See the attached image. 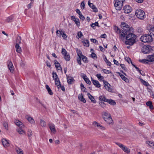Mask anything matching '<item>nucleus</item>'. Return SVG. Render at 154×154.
<instances>
[{
    "label": "nucleus",
    "mask_w": 154,
    "mask_h": 154,
    "mask_svg": "<svg viewBox=\"0 0 154 154\" xmlns=\"http://www.w3.org/2000/svg\"><path fill=\"white\" fill-rule=\"evenodd\" d=\"M27 135L28 137H30L32 135V131L30 130H28L27 131Z\"/></svg>",
    "instance_id": "55"
},
{
    "label": "nucleus",
    "mask_w": 154,
    "mask_h": 154,
    "mask_svg": "<svg viewBox=\"0 0 154 154\" xmlns=\"http://www.w3.org/2000/svg\"><path fill=\"white\" fill-rule=\"evenodd\" d=\"M99 105L102 108H104L106 106L105 103L103 102H100L99 103Z\"/></svg>",
    "instance_id": "52"
},
{
    "label": "nucleus",
    "mask_w": 154,
    "mask_h": 154,
    "mask_svg": "<svg viewBox=\"0 0 154 154\" xmlns=\"http://www.w3.org/2000/svg\"><path fill=\"white\" fill-rule=\"evenodd\" d=\"M13 19V17L12 16L8 17L6 20V21L8 22H10L12 21Z\"/></svg>",
    "instance_id": "43"
},
{
    "label": "nucleus",
    "mask_w": 154,
    "mask_h": 154,
    "mask_svg": "<svg viewBox=\"0 0 154 154\" xmlns=\"http://www.w3.org/2000/svg\"><path fill=\"white\" fill-rule=\"evenodd\" d=\"M140 40L142 42L146 43L152 42L153 40V39L150 35L145 34L141 37Z\"/></svg>",
    "instance_id": "3"
},
{
    "label": "nucleus",
    "mask_w": 154,
    "mask_h": 154,
    "mask_svg": "<svg viewBox=\"0 0 154 154\" xmlns=\"http://www.w3.org/2000/svg\"><path fill=\"white\" fill-rule=\"evenodd\" d=\"M88 95L89 99L91 100V101L93 103H95L96 102V101L94 97L92 96L89 93L88 94Z\"/></svg>",
    "instance_id": "23"
},
{
    "label": "nucleus",
    "mask_w": 154,
    "mask_h": 154,
    "mask_svg": "<svg viewBox=\"0 0 154 154\" xmlns=\"http://www.w3.org/2000/svg\"><path fill=\"white\" fill-rule=\"evenodd\" d=\"M3 125L4 127L7 130L8 129V124L7 122H3Z\"/></svg>",
    "instance_id": "51"
},
{
    "label": "nucleus",
    "mask_w": 154,
    "mask_h": 154,
    "mask_svg": "<svg viewBox=\"0 0 154 154\" xmlns=\"http://www.w3.org/2000/svg\"><path fill=\"white\" fill-rule=\"evenodd\" d=\"M146 143L149 146L151 147H152L154 143V142H151L149 141H146Z\"/></svg>",
    "instance_id": "37"
},
{
    "label": "nucleus",
    "mask_w": 154,
    "mask_h": 154,
    "mask_svg": "<svg viewBox=\"0 0 154 154\" xmlns=\"http://www.w3.org/2000/svg\"><path fill=\"white\" fill-rule=\"evenodd\" d=\"M135 14L138 18L140 20H143L145 17L144 12L140 9H138L136 11Z\"/></svg>",
    "instance_id": "4"
},
{
    "label": "nucleus",
    "mask_w": 154,
    "mask_h": 154,
    "mask_svg": "<svg viewBox=\"0 0 154 154\" xmlns=\"http://www.w3.org/2000/svg\"><path fill=\"white\" fill-rule=\"evenodd\" d=\"M139 61L140 62H141L142 63H148V61L147 59H143L142 60H139Z\"/></svg>",
    "instance_id": "38"
},
{
    "label": "nucleus",
    "mask_w": 154,
    "mask_h": 154,
    "mask_svg": "<svg viewBox=\"0 0 154 154\" xmlns=\"http://www.w3.org/2000/svg\"><path fill=\"white\" fill-rule=\"evenodd\" d=\"M53 78L54 80H55V79H59L58 76L56 72H53L52 73Z\"/></svg>",
    "instance_id": "48"
},
{
    "label": "nucleus",
    "mask_w": 154,
    "mask_h": 154,
    "mask_svg": "<svg viewBox=\"0 0 154 154\" xmlns=\"http://www.w3.org/2000/svg\"><path fill=\"white\" fill-rule=\"evenodd\" d=\"M84 80L88 84L90 85L91 83V82L88 77L85 79Z\"/></svg>",
    "instance_id": "58"
},
{
    "label": "nucleus",
    "mask_w": 154,
    "mask_h": 154,
    "mask_svg": "<svg viewBox=\"0 0 154 154\" xmlns=\"http://www.w3.org/2000/svg\"><path fill=\"white\" fill-rule=\"evenodd\" d=\"M106 102H107L111 105H115L116 104V102L114 100L112 99H107Z\"/></svg>",
    "instance_id": "27"
},
{
    "label": "nucleus",
    "mask_w": 154,
    "mask_h": 154,
    "mask_svg": "<svg viewBox=\"0 0 154 154\" xmlns=\"http://www.w3.org/2000/svg\"><path fill=\"white\" fill-rule=\"evenodd\" d=\"M2 143L5 147H8L9 146V142L5 139L3 138L2 140Z\"/></svg>",
    "instance_id": "15"
},
{
    "label": "nucleus",
    "mask_w": 154,
    "mask_h": 154,
    "mask_svg": "<svg viewBox=\"0 0 154 154\" xmlns=\"http://www.w3.org/2000/svg\"><path fill=\"white\" fill-rule=\"evenodd\" d=\"M74 22L78 26H79L80 25V23L79 22V20L78 18H76L74 21Z\"/></svg>",
    "instance_id": "50"
},
{
    "label": "nucleus",
    "mask_w": 154,
    "mask_h": 154,
    "mask_svg": "<svg viewBox=\"0 0 154 154\" xmlns=\"http://www.w3.org/2000/svg\"><path fill=\"white\" fill-rule=\"evenodd\" d=\"M98 23L97 22H96L94 23H92L91 26L92 27H94L95 26H98Z\"/></svg>",
    "instance_id": "56"
},
{
    "label": "nucleus",
    "mask_w": 154,
    "mask_h": 154,
    "mask_svg": "<svg viewBox=\"0 0 154 154\" xmlns=\"http://www.w3.org/2000/svg\"><path fill=\"white\" fill-rule=\"evenodd\" d=\"M152 49L151 47L150 46H143L142 48V51L144 54L149 53L150 50Z\"/></svg>",
    "instance_id": "9"
},
{
    "label": "nucleus",
    "mask_w": 154,
    "mask_h": 154,
    "mask_svg": "<svg viewBox=\"0 0 154 154\" xmlns=\"http://www.w3.org/2000/svg\"><path fill=\"white\" fill-rule=\"evenodd\" d=\"M117 73L120 76L121 79L124 81L126 82H129L128 79L125 76L121 74L119 72H117Z\"/></svg>",
    "instance_id": "18"
},
{
    "label": "nucleus",
    "mask_w": 154,
    "mask_h": 154,
    "mask_svg": "<svg viewBox=\"0 0 154 154\" xmlns=\"http://www.w3.org/2000/svg\"><path fill=\"white\" fill-rule=\"evenodd\" d=\"M19 45L16 44L15 45V47L16 49V51L18 53H20L21 51V47L19 46Z\"/></svg>",
    "instance_id": "26"
},
{
    "label": "nucleus",
    "mask_w": 154,
    "mask_h": 154,
    "mask_svg": "<svg viewBox=\"0 0 154 154\" xmlns=\"http://www.w3.org/2000/svg\"><path fill=\"white\" fill-rule=\"evenodd\" d=\"M102 116L104 120L107 123L110 124H112L113 121L110 114L108 112H104L102 115Z\"/></svg>",
    "instance_id": "2"
},
{
    "label": "nucleus",
    "mask_w": 154,
    "mask_h": 154,
    "mask_svg": "<svg viewBox=\"0 0 154 154\" xmlns=\"http://www.w3.org/2000/svg\"><path fill=\"white\" fill-rule=\"evenodd\" d=\"M123 9L125 13L128 14L131 11L132 8L130 5H127L124 6Z\"/></svg>",
    "instance_id": "11"
},
{
    "label": "nucleus",
    "mask_w": 154,
    "mask_h": 154,
    "mask_svg": "<svg viewBox=\"0 0 154 154\" xmlns=\"http://www.w3.org/2000/svg\"><path fill=\"white\" fill-rule=\"evenodd\" d=\"M62 32L63 33L61 35L62 37L64 39H66V38L67 37L64 31H63V32Z\"/></svg>",
    "instance_id": "60"
},
{
    "label": "nucleus",
    "mask_w": 154,
    "mask_h": 154,
    "mask_svg": "<svg viewBox=\"0 0 154 154\" xmlns=\"http://www.w3.org/2000/svg\"><path fill=\"white\" fill-rule=\"evenodd\" d=\"M16 152L18 154H23V150L20 148L16 150Z\"/></svg>",
    "instance_id": "49"
},
{
    "label": "nucleus",
    "mask_w": 154,
    "mask_h": 154,
    "mask_svg": "<svg viewBox=\"0 0 154 154\" xmlns=\"http://www.w3.org/2000/svg\"><path fill=\"white\" fill-rule=\"evenodd\" d=\"M134 68L136 69V70L138 71L139 72L141 75H145V74L144 73V72H143V73H141V70H140L139 69V68L138 67H137V66H134Z\"/></svg>",
    "instance_id": "53"
},
{
    "label": "nucleus",
    "mask_w": 154,
    "mask_h": 154,
    "mask_svg": "<svg viewBox=\"0 0 154 154\" xmlns=\"http://www.w3.org/2000/svg\"><path fill=\"white\" fill-rule=\"evenodd\" d=\"M81 8L82 9H83L85 8V4L84 1H82L81 4Z\"/></svg>",
    "instance_id": "59"
},
{
    "label": "nucleus",
    "mask_w": 154,
    "mask_h": 154,
    "mask_svg": "<svg viewBox=\"0 0 154 154\" xmlns=\"http://www.w3.org/2000/svg\"><path fill=\"white\" fill-rule=\"evenodd\" d=\"M114 29L115 30V32L117 33H120V37L121 38V32H122L121 29L120 30L116 26H114Z\"/></svg>",
    "instance_id": "24"
},
{
    "label": "nucleus",
    "mask_w": 154,
    "mask_h": 154,
    "mask_svg": "<svg viewBox=\"0 0 154 154\" xmlns=\"http://www.w3.org/2000/svg\"><path fill=\"white\" fill-rule=\"evenodd\" d=\"M63 32V31H60V30H57L56 32L57 36L60 37L61 35H62Z\"/></svg>",
    "instance_id": "42"
},
{
    "label": "nucleus",
    "mask_w": 154,
    "mask_h": 154,
    "mask_svg": "<svg viewBox=\"0 0 154 154\" xmlns=\"http://www.w3.org/2000/svg\"><path fill=\"white\" fill-rule=\"evenodd\" d=\"M21 37L20 36L18 35L16 38V44H17L19 45L21 43Z\"/></svg>",
    "instance_id": "33"
},
{
    "label": "nucleus",
    "mask_w": 154,
    "mask_h": 154,
    "mask_svg": "<svg viewBox=\"0 0 154 154\" xmlns=\"http://www.w3.org/2000/svg\"><path fill=\"white\" fill-rule=\"evenodd\" d=\"M76 51L77 54V55L79 57H82L83 55L82 54V53L81 50L78 49V48L76 49Z\"/></svg>",
    "instance_id": "29"
},
{
    "label": "nucleus",
    "mask_w": 154,
    "mask_h": 154,
    "mask_svg": "<svg viewBox=\"0 0 154 154\" xmlns=\"http://www.w3.org/2000/svg\"><path fill=\"white\" fill-rule=\"evenodd\" d=\"M58 88L59 89V88H61L62 91H65V89L64 86L63 85H58Z\"/></svg>",
    "instance_id": "54"
},
{
    "label": "nucleus",
    "mask_w": 154,
    "mask_h": 154,
    "mask_svg": "<svg viewBox=\"0 0 154 154\" xmlns=\"http://www.w3.org/2000/svg\"><path fill=\"white\" fill-rule=\"evenodd\" d=\"M125 0H116L114 4L116 9L117 10H121L123 6V2Z\"/></svg>",
    "instance_id": "6"
},
{
    "label": "nucleus",
    "mask_w": 154,
    "mask_h": 154,
    "mask_svg": "<svg viewBox=\"0 0 154 154\" xmlns=\"http://www.w3.org/2000/svg\"><path fill=\"white\" fill-rule=\"evenodd\" d=\"M82 42L83 43L84 46L87 47H88L89 46V42L88 40H86L84 41H82Z\"/></svg>",
    "instance_id": "30"
},
{
    "label": "nucleus",
    "mask_w": 154,
    "mask_h": 154,
    "mask_svg": "<svg viewBox=\"0 0 154 154\" xmlns=\"http://www.w3.org/2000/svg\"><path fill=\"white\" fill-rule=\"evenodd\" d=\"M46 88L48 91V94L51 95H52L53 94V92L48 85H46L45 86Z\"/></svg>",
    "instance_id": "28"
},
{
    "label": "nucleus",
    "mask_w": 154,
    "mask_h": 154,
    "mask_svg": "<svg viewBox=\"0 0 154 154\" xmlns=\"http://www.w3.org/2000/svg\"><path fill=\"white\" fill-rule=\"evenodd\" d=\"M96 76L100 81L104 79L103 77L101 76L100 74H97Z\"/></svg>",
    "instance_id": "44"
},
{
    "label": "nucleus",
    "mask_w": 154,
    "mask_h": 154,
    "mask_svg": "<svg viewBox=\"0 0 154 154\" xmlns=\"http://www.w3.org/2000/svg\"><path fill=\"white\" fill-rule=\"evenodd\" d=\"M141 82L144 85L147 86L149 85V83L145 81L142 79H140Z\"/></svg>",
    "instance_id": "41"
},
{
    "label": "nucleus",
    "mask_w": 154,
    "mask_h": 154,
    "mask_svg": "<svg viewBox=\"0 0 154 154\" xmlns=\"http://www.w3.org/2000/svg\"><path fill=\"white\" fill-rule=\"evenodd\" d=\"M61 53L63 56V58L66 61H68L70 60V57L69 54L67 52L65 49L64 48L62 49Z\"/></svg>",
    "instance_id": "7"
},
{
    "label": "nucleus",
    "mask_w": 154,
    "mask_h": 154,
    "mask_svg": "<svg viewBox=\"0 0 154 154\" xmlns=\"http://www.w3.org/2000/svg\"><path fill=\"white\" fill-rule=\"evenodd\" d=\"M82 59L83 61L85 63H87L88 62V58L87 57L84 55L82 57Z\"/></svg>",
    "instance_id": "39"
},
{
    "label": "nucleus",
    "mask_w": 154,
    "mask_h": 154,
    "mask_svg": "<svg viewBox=\"0 0 154 154\" xmlns=\"http://www.w3.org/2000/svg\"><path fill=\"white\" fill-rule=\"evenodd\" d=\"M93 125L95 127H97L99 128L101 125L100 124L95 121L93 122Z\"/></svg>",
    "instance_id": "45"
},
{
    "label": "nucleus",
    "mask_w": 154,
    "mask_h": 154,
    "mask_svg": "<svg viewBox=\"0 0 154 154\" xmlns=\"http://www.w3.org/2000/svg\"><path fill=\"white\" fill-rule=\"evenodd\" d=\"M51 131L54 134H55L56 131L54 125L52 123L49 124L48 125Z\"/></svg>",
    "instance_id": "13"
},
{
    "label": "nucleus",
    "mask_w": 154,
    "mask_h": 154,
    "mask_svg": "<svg viewBox=\"0 0 154 154\" xmlns=\"http://www.w3.org/2000/svg\"><path fill=\"white\" fill-rule=\"evenodd\" d=\"M81 59L82 57H80L77 59V63L80 65H81L82 64Z\"/></svg>",
    "instance_id": "57"
},
{
    "label": "nucleus",
    "mask_w": 154,
    "mask_h": 154,
    "mask_svg": "<svg viewBox=\"0 0 154 154\" xmlns=\"http://www.w3.org/2000/svg\"><path fill=\"white\" fill-rule=\"evenodd\" d=\"M136 38L137 36L135 35L132 33H129L126 36L125 44L127 45H132L136 42Z\"/></svg>",
    "instance_id": "1"
},
{
    "label": "nucleus",
    "mask_w": 154,
    "mask_h": 154,
    "mask_svg": "<svg viewBox=\"0 0 154 154\" xmlns=\"http://www.w3.org/2000/svg\"><path fill=\"white\" fill-rule=\"evenodd\" d=\"M146 104L149 107L150 109H153V107L152 105V102L150 101L147 102Z\"/></svg>",
    "instance_id": "32"
},
{
    "label": "nucleus",
    "mask_w": 154,
    "mask_h": 154,
    "mask_svg": "<svg viewBox=\"0 0 154 154\" xmlns=\"http://www.w3.org/2000/svg\"><path fill=\"white\" fill-rule=\"evenodd\" d=\"M67 80L69 84H71L73 83L75 80L71 76H67Z\"/></svg>",
    "instance_id": "16"
},
{
    "label": "nucleus",
    "mask_w": 154,
    "mask_h": 154,
    "mask_svg": "<svg viewBox=\"0 0 154 154\" xmlns=\"http://www.w3.org/2000/svg\"><path fill=\"white\" fill-rule=\"evenodd\" d=\"M93 125L95 127H97L99 128L101 125L100 124L95 121L93 122Z\"/></svg>",
    "instance_id": "46"
},
{
    "label": "nucleus",
    "mask_w": 154,
    "mask_h": 154,
    "mask_svg": "<svg viewBox=\"0 0 154 154\" xmlns=\"http://www.w3.org/2000/svg\"><path fill=\"white\" fill-rule=\"evenodd\" d=\"M107 99H106L105 96H100L99 97V100L100 101H102L106 102Z\"/></svg>",
    "instance_id": "31"
},
{
    "label": "nucleus",
    "mask_w": 154,
    "mask_h": 154,
    "mask_svg": "<svg viewBox=\"0 0 154 154\" xmlns=\"http://www.w3.org/2000/svg\"><path fill=\"white\" fill-rule=\"evenodd\" d=\"M116 143L125 152L127 153H129L130 152V149L126 146L123 145L122 144L120 143L116 142Z\"/></svg>",
    "instance_id": "8"
},
{
    "label": "nucleus",
    "mask_w": 154,
    "mask_h": 154,
    "mask_svg": "<svg viewBox=\"0 0 154 154\" xmlns=\"http://www.w3.org/2000/svg\"><path fill=\"white\" fill-rule=\"evenodd\" d=\"M24 128V125H22L20 127H19V128L17 129V131L20 134L23 135L26 134L25 131L23 129Z\"/></svg>",
    "instance_id": "12"
},
{
    "label": "nucleus",
    "mask_w": 154,
    "mask_h": 154,
    "mask_svg": "<svg viewBox=\"0 0 154 154\" xmlns=\"http://www.w3.org/2000/svg\"><path fill=\"white\" fill-rule=\"evenodd\" d=\"M103 81L105 88L108 91L111 92L112 90L111 88V85L106 81L103 80Z\"/></svg>",
    "instance_id": "10"
},
{
    "label": "nucleus",
    "mask_w": 154,
    "mask_h": 154,
    "mask_svg": "<svg viewBox=\"0 0 154 154\" xmlns=\"http://www.w3.org/2000/svg\"><path fill=\"white\" fill-rule=\"evenodd\" d=\"M8 66L10 71L12 72L13 71L14 66L11 62L10 61L9 62L8 64Z\"/></svg>",
    "instance_id": "22"
},
{
    "label": "nucleus",
    "mask_w": 154,
    "mask_h": 154,
    "mask_svg": "<svg viewBox=\"0 0 154 154\" xmlns=\"http://www.w3.org/2000/svg\"><path fill=\"white\" fill-rule=\"evenodd\" d=\"M79 17L81 19H82L83 20H84V19H85V17L84 16L82 15V14H79Z\"/></svg>",
    "instance_id": "64"
},
{
    "label": "nucleus",
    "mask_w": 154,
    "mask_h": 154,
    "mask_svg": "<svg viewBox=\"0 0 154 154\" xmlns=\"http://www.w3.org/2000/svg\"><path fill=\"white\" fill-rule=\"evenodd\" d=\"M26 118L30 123L33 124L35 122L34 119L30 116H26Z\"/></svg>",
    "instance_id": "20"
},
{
    "label": "nucleus",
    "mask_w": 154,
    "mask_h": 154,
    "mask_svg": "<svg viewBox=\"0 0 154 154\" xmlns=\"http://www.w3.org/2000/svg\"><path fill=\"white\" fill-rule=\"evenodd\" d=\"M54 63L56 68H58L59 66H60V64L57 62V60H54Z\"/></svg>",
    "instance_id": "47"
},
{
    "label": "nucleus",
    "mask_w": 154,
    "mask_h": 154,
    "mask_svg": "<svg viewBox=\"0 0 154 154\" xmlns=\"http://www.w3.org/2000/svg\"><path fill=\"white\" fill-rule=\"evenodd\" d=\"M148 61L152 62L154 61V54L149 55L147 57Z\"/></svg>",
    "instance_id": "25"
},
{
    "label": "nucleus",
    "mask_w": 154,
    "mask_h": 154,
    "mask_svg": "<svg viewBox=\"0 0 154 154\" xmlns=\"http://www.w3.org/2000/svg\"><path fill=\"white\" fill-rule=\"evenodd\" d=\"M78 98L80 100L83 102L84 103H86V100L84 98L82 94H80L79 95Z\"/></svg>",
    "instance_id": "21"
},
{
    "label": "nucleus",
    "mask_w": 154,
    "mask_h": 154,
    "mask_svg": "<svg viewBox=\"0 0 154 154\" xmlns=\"http://www.w3.org/2000/svg\"><path fill=\"white\" fill-rule=\"evenodd\" d=\"M77 35L76 36V38L78 39L81 38L82 36H83V35L82 32L81 31L78 32L77 33Z\"/></svg>",
    "instance_id": "34"
},
{
    "label": "nucleus",
    "mask_w": 154,
    "mask_h": 154,
    "mask_svg": "<svg viewBox=\"0 0 154 154\" xmlns=\"http://www.w3.org/2000/svg\"><path fill=\"white\" fill-rule=\"evenodd\" d=\"M91 57L93 58H97V55L95 53H92L91 55Z\"/></svg>",
    "instance_id": "63"
},
{
    "label": "nucleus",
    "mask_w": 154,
    "mask_h": 154,
    "mask_svg": "<svg viewBox=\"0 0 154 154\" xmlns=\"http://www.w3.org/2000/svg\"><path fill=\"white\" fill-rule=\"evenodd\" d=\"M14 123L15 124L19 127H20L21 125H23L20 121L18 120H16Z\"/></svg>",
    "instance_id": "35"
},
{
    "label": "nucleus",
    "mask_w": 154,
    "mask_h": 154,
    "mask_svg": "<svg viewBox=\"0 0 154 154\" xmlns=\"http://www.w3.org/2000/svg\"><path fill=\"white\" fill-rule=\"evenodd\" d=\"M91 80L93 84L97 88H99L100 87V85L97 81L95 80L92 78L91 79Z\"/></svg>",
    "instance_id": "17"
},
{
    "label": "nucleus",
    "mask_w": 154,
    "mask_h": 154,
    "mask_svg": "<svg viewBox=\"0 0 154 154\" xmlns=\"http://www.w3.org/2000/svg\"><path fill=\"white\" fill-rule=\"evenodd\" d=\"M81 76L84 80L87 77L86 75L84 73H82Z\"/></svg>",
    "instance_id": "62"
},
{
    "label": "nucleus",
    "mask_w": 154,
    "mask_h": 154,
    "mask_svg": "<svg viewBox=\"0 0 154 154\" xmlns=\"http://www.w3.org/2000/svg\"><path fill=\"white\" fill-rule=\"evenodd\" d=\"M88 4L89 6L95 12H97L98 11V10L97 8L93 5V3H90V1H88Z\"/></svg>",
    "instance_id": "14"
},
{
    "label": "nucleus",
    "mask_w": 154,
    "mask_h": 154,
    "mask_svg": "<svg viewBox=\"0 0 154 154\" xmlns=\"http://www.w3.org/2000/svg\"><path fill=\"white\" fill-rule=\"evenodd\" d=\"M148 30L150 34V35H151V36L152 35L154 36V26H149Z\"/></svg>",
    "instance_id": "19"
},
{
    "label": "nucleus",
    "mask_w": 154,
    "mask_h": 154,
    "mask_svg": "<svg viewBox=\"0 0 154 154\" xmlns=\"http://www.w3.org/2000/svg\"><path fill=\"white\" fill-rule=\"evenodd\" d=\"M103 71L104 73L106 74H109L111 72L110 71L106 69H103Z\"/></svg>",
    "instance_id": "61"
},
{
    "label": "nucleus",
    "mask_w": 154,
    "mask_h": 154,
    "mask_svg": "<svg viewBox=\"0 0 154 154\" xmlns=\"http://www.w3.org/2000/svg\"><path fill=\"white\" fill-rule=\"evenodd\" d=\"M40 125L42 127H45L46 126L45 122L42 119H41L40 120Z\"/></svg>",
    "instance_id": "36"
},
{
    "label": "nucleus",
    "mask_w": 154,
    "mask_h": 154,
    "mask_svg": "<svg viewBox=\"0 0 154 154\" xmlns=\"http://www.w3.org/2000/svg\"><path fill=\"white\" fill-rule=\"evenodd\" d=\"M54 80L55 82V85H57V87H58V85H61L59 79H55V80Z\"/></svg>",
    "instance_id": "40"
},
{
    "label": "nucleus",
    "mask_w": 154,
    "mask_h": 154,
    "mask_svg": "<svg viewBox=\"0 0 154 154\" xmlns=\"http://www.w3.org/2000/svg\"><path fill=\"white\" fill-rule=\"evenodd\" d=\"M130 30V28L128 25H127V26L126 27H123L122 29H121V38H122V37H125L126 35L131 33Z\"/></svg>",
    "instance_id": "5"
}]
</instances>
